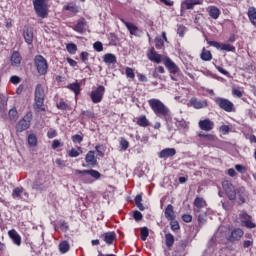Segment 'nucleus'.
<instances>
[{
    "instance_id": "obj_1",
    "label": "nucleus",
    "mask_w": 256,
    "mask_h": 256,
    "mask_svg": "<svg viewBox=\"0 0 256 256\" xmlns=\"http://www.w3.org/2000/svg\"><path fill=\"white\" fill-rule=\"evenodd\" d=\"M148 105L156 117H159V119H164L167 124L168 131H173V127L169 125V123L173 121V116L171 115V110L169 107H167L163 101L157 98L149 99Z\"/></svg>"
},
{
    "instance_id": "obj_2",
    "label": "nucleus",
    "mask_w": 256,
    "mask_h": 256,
    "mask_svg": "<svg viewBox=\"0 0 256 256\" xmlns=\"http://www.w3.org/2000/svg\"><path fill=\"white\" fill-rule=\"evenodd\" d=\"M34 11L38 17L45 19L49 15L47 0H32Z\"/></svg>"
},
{
    "instance_id": "obj_3",
    "label": "nucleus",
    "mask_w": 256,
    "mask_h": 256,
    "mask_svg": "<svg viewBox=\"0 0 256 256\" xmlns=\"http://www.w3.org/2000/svg\"><path fill=\"white\" fill-rule=\"evenodd\" d=\"M74 175H80V179L84 181V183H91L89 179H87V175H90L93 179L99 180L101 179V173L97 170H75Z\"/></svg>"
},
{
    "instance_id": "obj_4",
    "label": "nucleus",
    "mask_w": 256,
    "mask_h": 256,
    "mask_svg": "<svg viewBox=\"0 0 256 256\" xmlns=\"http://www.w3.org/2000/svg\"><path fill=\"white\" fill-rule=\"evenodd\" d=\"M214 103H216V105H218V107L221 108L223 111H226V113L235 112V104H233V102H231L227 98L215 97Z\"/></svg>"
},
{
    "instance_id": "obj_5",
    "label": "nucleus",
    "mask_w": 256,
    "mask_h": 256,
    "mask_svg": "<svg viewBox=\"0 0 256 256\" xmlns=\"http://www.w3.org/2000/svg\"><path fill=\"white\" fill-rule=\"evenodd\" d=\"M239 220L242 227H246V229H255L256 223L253 222V216L249 215L247 211L242 210L239 213Z\"/></svg>"
},
{
    "instance_id": "obj_6",
    "label": "nucleus",
    "mask_w": 256,
    "mask_h": 256,
    "mask_svg": "<svg viewBox=\"0 0 256 256\" xmlns=\"http://www.w3.org/2000/svg\"><path fill=\"white\" fill-rule=\"evenodd\" d=\"M31 119H33V114H31V112L26 113V115L16 124V133L27 131V129L31 127Z\"/></svg>"
},
{
    "instance_id": "obj_7",
    "label": "nucleus",
    "mask_w": 256,
    "mask_h": 256,
    "mask_svg": "<svg viewBox=\"0 0 256 256\" xmlns=\"http://www.w3.org/2000/svg\"><path fill=\"white\" fill-rule=\"evenodd\" d=\"M34 65L39 75H47V69H49V66L47 65L45 57L37 55L34 59Z\"/></svg>"
},
{
    "instance_id": "obj_8",
    "label": "nucleus",
    "mask_w": 256,
    "mask_h": 256,
    "mask_svg": "<svg viewBox=\"0 0 256 256\" xmlns=\"http://www.w3.org/2000/svg\"><path fill=\"white\" fill-rule=\"evenodd\" d=\"M222 188L225 191V194L227 195L229 201H235L237 199V190L235 189V186H233V183L229 180H224L222 182Z\"/></svg>"
},
{
    "instance_id": "obj_9",
    "label": "nucleus",
    "mask_w": 256,
    "mask_h": 256,
    "mask_svg": "<svg viewBox=\"0 0 256 256\" xmlns=\"http://www.w3.org/2000/svg\"><path fill=\"white\" fill-rule=\"evenodd\" d=\"M105 95V86L99 85L95 90L90 93L92 103H101Z\"/></svg>"
},
{
    "instance_id": "obj_10",
    "label": "nucleus",
    "mask_w": 256,
    "mask_h": 256,
    "mask_svg": "<svg viewBox=\"0 0 256 256\" xmlns=\"http://www.w3.org/2000/svg\"><path fill=\"white\" fill-rule=\"evenodd\" d=\"M45 101V90H43V86L38 84L35 89V103L38 109L43 107V103Z\"/></svg>"
},
{
    "instance_id": "obj_11",
    "label": "nucleus",
    "mask_w": 256,
    "mask_h": 256,
    "mask_svg": "<svg viewBox=\"0 0 256 256\" xmlns=\"http://www.w3.org/2000/svg\"><path fill=\"white\" fill-rule=\"evenodd\" d=\"M121 23L125 25L126 29L129 31L130 35H134L135 37H141L143 35V30L137 27L135 24L131 22H127L125 19L120 18Z\"/></svg>"
},
{
    "instance_id": "obj_12",
    "label": "nucleus",
    "mask_w": 256,
    "mask_h": 256,
    "mask_svg": "<svg viewBox=\"0 0 256 256\" xmlns=\"http://www.w3.org/2000/svg\"><path fill=\"white\" fill-rule=\"evenodd\" d=\"M236 197L238 199V205H243L247 203V199H249V192H247L245 187L241 186L236 190Z\"/></svg>"
},
{
    "instance_id": "obj_13",
    "label": "nucleus",
    "mask_w": 256,
    "mask_h": 256,
    "mask_svg": "<svg viewBox=\"0 0 256 256\" xmlns=\"http://www.w3.org/2000/svg\"><path fill=\"white\" fill-rule=\"evenodd\" d=\"M163 63L166 67V69H168L169 73L175 75V73H179L180 69L177 66V64H175V62H173V60H171V58L169 57H164L163 58Z\"/></svg>"
},
{
    "instance_id": "obj_14",
    "label": "nucleus",
    "mask_w": 256,
    "mask_h": 256,
    "mask_svg": "<svg viewBox=\"0 0 256 256\" xmlns=\"http://www.w3.org/2000/svg\"><path fill=\"white\" fill-rule=\"evenodd\" d=\"M189 103L194 109H205V107L209 106L207 100H201L195 97L191 98Z\"/></svg>"
},
{
    "instance_id": "obj_15",
    "label": "nucleus",
    "mask_w": 256,
    "mask_h": 256,
    "mask_svg": "<svg viewBox=\"0 0 256 256\" xmlns=\"http://www.w3.org/2000/svg\"><path fill=\"white\" fill-rule=\"evenodd\" d=\"M198 125L201 131H213V127H215V123L211 121L209 118L200 120Z\"/></svg>"
},
{
    "instance_id": "obj_16",
    "label": "nucleus",
    "mask_w": 256,
    "mask_h": 256,
    "mask_svg": "<svg viewBox=\"0 0 256 256\" xmlns=\"http://www.w3.org/2000/svg\"><path fill=\"white\" fill-rule=\"evenodd\" d=\"M202 0H183L181 2V9L191 10L194 9L195 5H201Z\"/></svg>"
},
{
    "instance_id": "obj_17",
    "label": "nucleus",
    "mask_w": 256,
    "mask_h": 256,
    "mask_svg": "<svg viewBox=\"0 0 256 256\" xmlns=\"http://www.w3.org/2000/svg\"><path fill=\"white\" fill-rule=\"evenodd\" d=\"M85 162L87 163V167H95L97 166V157L95 156V151H88L85 157Z\"/></svg>"
},
{
    "instance_id": "obj_18",
    "label": "nucleus",
    "mask_w": 256,
    "mask_h": 256,
    "mask_svg": "<svg viewBox=\"0 0 256 256\" xmlns=\"http://www.w3.org/2000/svg\"><path fill=\"white\" fill-rule=\"evenodd\" d=\"M147 58L149 59V61H152V63H161V61H163V59L161 58V54L157 53V51H155L154 49H150L147 52Z\"/></svg>"
},
{
    "instance_id": "obj_19",
    "label": "nucleus",
    "mask_w": 256,
    "mask_h": 256,
    "mask_svg": "<svg viewBox=\"0 0 256 256\" xmlns=\"http://www.w3.org/2000/svg\"><path fill=\"white\" fill-rule=\"evenodd\" d=\"M177 150L175 148H165L159 153L160 159H169V157H175Z\"/></svg>"
},
{
    "instance_id": "obj_20",
    "label": "nucleus",
    "mask_w": 256,
    "mask_h": 256,
    "mask_svg": "<svg viewBox=\"0 0 256 256\" xmlns=\"http://www.w3.org/2000/svg\"><path fill=\"white\" fill-rule=\"evenodd\" d=\"M244 234L245 232H243L241 228H236L232 230L230 236H228V241H231V242L239 241Z\"/></svg>"
},
{
    "instance_id": "obj_21",
    "label": "nucleus",
    "mask_w": 256,
    "mask_h": 256,
    "mask_svg": "<svg viewBox=\"0 0 256 256\" xmlns=\"http://www.w3.org/2000/svg\"><path fill=\"white\" fill-rule=\"evenodd\" d=\"M8 235L13 241L14 245H17V247H21V235H19V233L16 232L15 229L9 230Z\"/></svg>"
},
{
    "instance_id": "obj_22",
    "label": "nucleus",
    "mask_w": 256,
    "mask_h": 256,
    "mask_svg": "<svg viewBox=\"0 0 256 256\" xmlns=\"http://www.w3.org/2000/svg\"><path fill=\"white\" fill-rule=\"evenodd\" d=\"M101 239H103L104 242H106L107 245H113V241L117 238V234L115 232H106L102 234Z\"/></svg>"
},
{
    "instance_id": "obj_23",
    "label": "nucleus",
    "mask_w": 256,
    "mask_h": 256,
    "mask_svg": "<svg viewBox=\"0 0 256 256\" xmlns=\"http://www.w3.org/2000/svg\"><path fill=\"white\" fill-rule=\"evenodd\" d=\"M73 30L76 31V33H85V31H87V21H85V19L79 20L77 24L73 26Z\"/></svg>"
},
{
    "instance_id": "obj_24",
    "label": "nucleus",
    "mask_w": 256,
    "mask_h": 256,
    "mask_svg": "<svg viewBox=\"0 0 256 256\" xmlns=\"http://www.w3.org/2000/svg\"><path fill=\"white\" fill-rule=\"evenodd\" d=\"M22 59L23 58L21 57V54L18 51H14L12 53L10 61L13 67H19V65H21Z\"/></svg>"
},
{
    "instance_id": "obj_25",
    "label": "nucleus",
    "mask_w": 256,
    "mask_h": 256,
    "mask_svg": "<svg viewBox=\"0 0 256 256\" xmlns=\"http://www.w3.org/2000/svg\"><path fill=\"white\" fill-rule=\"evenodd\" d=\"M165 218L168 221H173L175 219V210L173 209V205L168 204L164 211Z\"/></svg>"
},
{
    "instance_id": "obj_26",
    "label": "nucleus",
    "mask_w": 256,
    "mask_h": 256,
    "mask_svg": "<svg viewBox=\"0 0 256 256\" xmlns=\"http://www.w3.org/2000/svg\"><path fill=\"white\" fill-rule=\"evenodd\" d=\"M23 37L27 45L33 44V29L32 28H26L23 33Z\"/></svg>"
},
{
    "instance_id": "obj_27",
    "label": "nucleus",
    "mask_w": 256,
    "mask_h": 256,
    "mask_svg": "<svg viewBox=\"0 0 256 256\" xmlns=\"http://www.w3.org/2000/svg\"><path fill=\"white\" fill-rule=\"evenodd\" d=\"M103 61L106 65H115V63H117V56H115V54L107 53L103 56Z\"/></svg>"
},
{
    "instance_id": "obj_28",
    "label": "nucleus",
    "mask_w": 256,
    "mask_h": 256,
    "mask_svg": "<svg viewBox=\"0 0 256 256\" xmlns=\"http://www.w3.org/2000/svg\"><path fill=\"white\" fill-rule=\"evenodd\" d=\"M136 125H138L139 127H150L151 126V122H149V120L147 119V116L141 115L137 119Z\"/></svg>"
},
{
    "instance_id": "obj_29",
    "label": "nucleus",
    "mask_w": 256,
    "mask_h": 256,
    "mask_svg": "<svg viewBox=\"0 0 256 256\" xmlns=\"http://www.w3.org/2000/svg\"><path fill=\"white\" fill-rule=\"evenodd\" d=\"M248 19L250 21V23H252V25H254V27H256V8L255 7H250L248 9Z\"/></svg>"
},
{
    "instance_id": "obj_30",
    "label": "nucleus",
    "mask_w": 256,
    "mask_h": 256,
    "mask_svg": "<svg viewBox=\"0 0 256 256\" xmlns=\"http://www.w3.org/2000/svg\"><path fill=\"white\" fill-rule=\"evenodd\" d=\"M194 207H196L197 209H203L207 207V201H205V199L201 197H196L194 200Z\"/></svg>"
},
{
    "instance_id": "obj_31",
    "label": "nucleus",
    "mask_w": 256,
    "mask_h": 256,
    "mask_svg": "<svg viewBox=\"0 0 256 256\" xmlns=\"http://www.w3.org/2000/svg\"><path fill=\"white\" fill-rule=\"evenodd\" d=\"M200 59H202V61H211V59H213V54H211V51L203 48L200 54Z\"/></svg>"
},
{
    "instance_id": "obj_32",
    "label": "nucleus",
    "mask_w": 256,
    "mask_h": 256,
    "mask_svg": "<svg viewBox=\"0 0 256 256\" xmlns=\"http://www.w3.org/2000/svg\"><path fill=\"white\" fill-rule=\"evenodd\" d=\"M209 15L212 19H219V15H221V10L216 6H211L209 9Z\"/></svg>"
},
{
    "instance_id": "obj_33",
    "label": "nucleus",
    "mask_w": 256,
    "mask_h": 256,
    "mask_svg": "<svg viewBox=\"0 0 256 256\" xmlns=\"http://www.w3.org/2000/svg\"><path fill=\"white\" fill-rule=\"evenodd\" d=\"M165 239H166V247L170 249V247H173L175 243V236L171 233L165 234Z\"/></svg>"
},
{
    "instance_id": "obj_34",
    "label": "nucleus",
    "mask_w": 256,
    "mask_h": 256,
    "mask_svg": "<svg viewBox=\"0 0 256 256\" xmlns=\"http://www.w3.org/2000/svg\"><path fill=\"white\" fill-rule=\"evenodd\" d=\"M58 247H59L60 253H62V254L67 253L69 251V249H71V246L69 245V242H67V241L60 242Z\"/></svg>"
},
{
    "instance_id": "obj_35",
    "label": "nucleus",
    "mask_w": 256,
    "mask_h": 256,
    "mask_svg": "<svg viewBox=\"0 0 256 256\" xmlns=\"http://www.w3.org/2000/svg\"><path fill=\"white\" fill-rule=\"evenodd\" d=\"M67 88L70 89V91H73L76 96L79 95V93H81V85H79V83L69 84Z\"/></svg>"
},
{
    "instance_id": "obj_36",
    "label": "nucleus",
    "mask_w": 256,
    "mask_h": 256,
    "mask_svg": "<svg viewBox=\"0 0 256 256\" xmlns=\"http://www.w3.org/2000/svg\"><path fill=\"white\" fill-rule=\"evenodd\" d=\"M8 115L10 121H17V119H19V112H17V108L10 109Z\"/></svg>"
},
{
    "instance_id": "obj_37",
    "label": "nucleus",
    "mask_w": 256,
    "mask_h": 256,
    "mask_svg": "<svg viewBox=\"0 0 256 256\" xmlns=\"http://www.w3.org/2000/svg\"><path fill=\"white\" fill-rule=\"evenodd\" d=\"M176 127L180 130L189 129V122L185 121V119L178 120L176 122Z\"/></svg>"
},
{
    "instance_id": "obj_38",
    "label": "nucleus",
    "mask_w": 256,
    "mask_h": 256,
    "mask_svg": "<svg viewBox=\"0 0 256 256\" xmlns=\"http://www.w3.org/2000/svg\"><path fill=\"white\" fill-rule=\"evenodd\" d=\"M28 145L29 147H37V135L35 134L28 135Z\"/></svg>"
},
{
    "instance_id": "obj_39",
    "label": "nucleus",
    "mask_w": 256,
    "mask_h": 256,
    "mask_svg": "<svg viewBox=\"0 0 256 256\" xmlns=\"http://www.w3.org/2000/svg\"><path fill=\"white\" fill-rule=\"evenodd\" d=\"M23 187H16L12 192L13 199H21V194L23 193Z\"/></svg>"
},
{
    "instance_id": "obj_40",
    "label": "nucleus",
    "mask_w": 256,
    "mask_h": 256,
    "mask_svg": "<svg viewBox=\"0 0 256 256\" xmlns=\"http://www.w3.org/2000/svg\"><path fill=\"white\" fill-rule=\"evenodd\" d=\"M235 46L231 45V44H222L220 51H227V52H232L235 53Z\"/></svg>"
},
{
    "instance_id": "obj_41",
    "label": "nucleus",
    "mask_w": 256,
    "mask_h": 256,
    "mask_svg": "<svg viewBox=\"0 0 256 256\" xmlns=\"http://www.w3.org/2000/svg\"><path fill=\"white\" fill-rule=\"evenodd\" d=\"M66 49L70 55H75V53H77V45L73 43L67 44Z\"/></svg>"
},
{
    "instance_id": "obj_42",
    "label": "nucleus",
    "mask_w": 256,
    "mask_h": 256,
    "mask_svg": "<svg viewBox=\"0 0 256 256\" xmlns=\"http://www.w3.org/2000/svg\"><path fill=\"white\" fill-rule=\"evenodd\" d=\"M147 237H149V228L142 227L141 228V239H142V241H147Z\"/></svg>"
},
{
    "instance_id": "obj_43",
    "label": "nucleus",
    "mask_w": 256,
    "mask_h": 256,
    "mask_svg": "<svg viewBox=\"0 0 256 256\" xmlns=\"http://www.w3.org/2000/svg\"><path fill=\"white\" fill-rule=\"evenodd\" d=\"M120 147L123 151H127L129 149V141L125 138L120 139Z\"/></svg>"
},
{
    "instance_id": "obj_44",
    "label": "nucleus",
    "mask_w": 256,
    "mask_h": 256,
    "mask_svg": "<svg viewBox=\"0 0 256 256\" xmlns=\"http://www.w3.org/2000/svg\"><path fill=\"white\" fill-rule=\"evenodd\" d=\"M65 11H70L71 13H79V8L75 5H66L64 6Z\"/></svg>"
},
{
    "instance_id": "obj_45",
    "label": "nucleus",
    "mask_w": 256,
    "mask_h": 256,
    "mask_svg": "<svg viewBox=\"0 0 256 256\" xmlns=\"http://www.w3.org/2000/svg\"><path fill=\"white\" fill-rule=\"evenodd\" d=\"M81 155V147H78V150L72 148L69 152V157H79Z\"/></svg>"
},
{
    "instance_id": "obj_46",
    "label": "nucleus",
    "mask_w": 256,
    "mask_h": 256,
    "mask_svg": "<svg viewBox=\"0 0 256 256\" xmlns=\"http://www.w3.org/2000/svg\"><path fill=\"white\" fill-rule=\"evenodd\" d=\"M126 77L127 79H135V71L133 70V68H126Z\"/></svg>"
},
{
    "instance_id": "obj_47",
    "label": "nucleus",
    "mask_w": 256,
    "mask_h": 256,
    "mask_svg": "<svg viewBox=\"0 0 256 256\" xmlns=\"http://www.w3.org/2000/svg\"><path fill=\"white\" fill-rule=\"evenodd\" d=\"M57 109H60L61 111H67L69 109V104L65 103L64 101H61L56 104Z\"/></svg>"
},
{
    "instance_id": "obj_48",
    "label": "nucleus",
    "mask_w": 256,
    "mask_h": 256,
    "mask_svg": "<svg viewBox=\"0 0 256 256\" xmlns=\"http://www.w3.org/2000/svg\"><path fill=\"white\" fill-rule=\"evenodd\" d=\"M170 227L172 231H178L181 227L179 226V222L177 220H170Z\"/></svg>"
},
{
    "instance_id": "obj_49",
    "label": "nucleus",
    "mask_w": 256,
    "mask_h": 256,
    "mask_svg": "<svg viewBox=\"0 0 256 256\" xmlns=\"http://www.w3.org/2000/svg\"><path fill=\"white\" fill-rule=\"evenodd\" d=\"M93 48L95 51H97L98 53H101V51H103V43L97 41L93 44Z\"/></svg>"
},
{
    "instance_id": "obj_50",
    "label": "nucleus",
    "mask_w": 256,
    "mask_h": 256,
    "mask_svg": "<svg viewBox=\"0 0 256 256\" xmlns=\"http://www.w3.org/2000/svg\"><path fill=\"white\" fill-rule=\"evenodd\" d=\"M133 218L135 219V221L139 222L143 219V214L140 211L136 210L133 213Z\"/></svg>"
},
{
    "instance_id": "obj_51",
    "label": "nucleus",
    "mask_w": 256,
    "mask_h": 256,
    "mask_svg": "<svg viewBox=\"0 0 256 256\" xmlns=\"http://www.w3.org/2000/svg\"><path fill=\"white\" fill-rule=\"evenodd\" d=\"M81 115L83 117H88V119H93V117H95V113H93L92 111H89V110L82 111Z\"/></svg>"
},
{
    "instance_id": "obj_52",
    "label": "nucleus",
    "mask_w": 256,
    "mask_h": 256,
    "mask_svg": "<svg viewBox=\"0 0 256 256\" xmlns=\"http://www.w3.org/2000/svg\"><path fill=\"white\" fill-rule=\"evenodd\" d=\"M73 143H82L83 142V136L79 134H75L72 136Z\"/></svg>"
},
{
    "instance_id": "obj_53",
    "label": "nucleus",
    "mask_w": 256,
    "mask_h": 256,
    "mask_svg": "<svg viewBox=\"0 0 256 256\" xmlns=\"http://www.w3.org/2000/svg\"><path fill=\"white\" fill-rule=\"evenodd\" d=\"M47 137H48V139H55V137H57V130H55V129H50V130L47 132Z\"/></svg>"
},
{
    "instance_id": "obj_54",
    "label": "nucleus",
    "mask_w": 256,
    "mask_h": 256,
    "mask_svg": "<svg viewBox=\"0 0 256 256\" xmlns=\"http://www.w3.org/2000/svg\"><path fill=\"white\" fill-rule=\"evenodd\" d=\"M163 45H165V42H163V39H161V38H156L155 39L156 49H161V47H163Z\"/></svg>"
},
{
    "instance_id": "obj_55",
    "label": "nucleus",
    "mask_w": 256,
    "mask_h": 256,
    "mask_svg": "<svg viewBox=\"0 0 256 256\" xmlns=\"http://www.w3.org/2000/svg\"><path fill=\"white\" fill-rule=\"evenodd\" d=\"M208 45H210V47H215V49H220L222 47V44H220L217 41H208Z\"/></svg>"
},
{
    "instance_id": "obj_56",
    "label": "nucleus",
    "mask_w": 256,
    "mask_h": 256,
    "mask_svg": "<svg viewBox=\"0 0 256 256\" xmlns=\"http://www.w3.org/2000/svg\"><path fill=\"white\" fill-rule=\"evenodd\" d=\"M182 220L185 223H191L193 221V216H191L190 214H184L182 215Z\"/></svg>"
},
{
    "instance_id": "obj_57",
    "label": "nucleus",
    "mask_w": 256,
    "mask_h": 256,
    "mask_svg": "<svg viewBox=\"0 0 256 256\" xmlns=\"http://www.w3.org/2000/svg\"><path fill=\"white\" fill-rule=\"evenodd\" d=\"M10 81L13 85H19V83H21V78L19 76H12Z\"/></svg>"
},
{
    "instance_id": "obj_58",
    "label": "nucleus",
    "mask_w": 256,
    "mask_h": 256,
    "mask_svg": "<svg viewBox=\"0 0 256 256\" xmlns=\"http://www.w3.org/2000/svg\"><path fill=\"white\" fill-rule=\"evenodd\" d=\"M232 95H234V97H238L239 99H241V97H243V92H241V90L239 89H233Z\"/></svg>"
},
{
    "instance_id": "obj_59",
    "label": "nucleus",
    "mask_w": 256,
    "mask_h": 256,
    "mask_svg": "<svg viewBox=\"0 0 256 256\" xmlns=\"http://www.w3.org/2000/svg\"><path fill=\"white\" fill-rule=\"evenodd\" d=\"M102 147L101 145H96L95 146V149L97 151V155H99V157H104L105 153L103 152L102 150Z\"/></svg>"
},
{
    "instance_id": "obj_60",
    "label": "nucleus",
    "mask_w": 256,
    "mask_h": 256,
    "mask_svg": "<svg viewBox=\"0 0 256 256\" xmlns=\"http://www.w3.org/2000/svg\"><path fill=\"white\" fill-rule=\"evenodd\" d=\"M58 147H63V143H61L59 140H53L52 149H58Z\"/></svg>"
},
{
    "instance_id": "obj_61",
    "label": "nucleus",
    "mask_w": 256,
    "mask_h": 256,
    "mask_svg": "<svg viewBox=\"0 0 256 256\" xmlns=\"http://www.w3.org/2000/svg\"><path fill=\"white\" fill-rule=\"evenodd\" d=\"M81 59H82V63H87V61H89V53L88 52H82L81 53Z\"/></svg>"
},
{
    "instance_id": "obj_62",
    "label": "nucleus",
    "mask_w": 256,
    "mask_h": 256,
    "mask_svg": "<svg viewBox=\"0 0 256 256\" xmlns=\"http://www.w3.org/2000/svg\"><path fill=\"white\" fill-rule=\"evenodd\" d=\"M60 229L62 231H68L69 230V225L67 224V222L62 221L61 224H60Z\"/></svg>"
},
{
    "instance_id": "obj_63",
    "label": "nucleus",
    "mask_w": 256,
    "mask_h": 256,
    "mask_svg": "<svg viewBox=\"0 0 256 256\" xmlns=\"http://www.w3.org/2000/svg\"><path fill=\"white\" fill-rule=\"evenodd\" d=\"M220 131L223 133V135H227V133H229V126L227 125H222L220 127Z\"/></svg>"
},
{
    "instance_id": "obj_64",
    "label": "nucleus",
    "mask_w": 256,
    "mask_h": 256,
    "mask_svg": "<svg viewBox=\"0 0 256 256\" xmlns=\"http://www.w3.org/2000/svg\"><path fill=\"white\" fill-rule=\"evenodd\" d=\"M235 169H236V171H238V173H244L245 172V166L240 165V164H237L235 166Z\"/></svg>"
}]
</instances>
